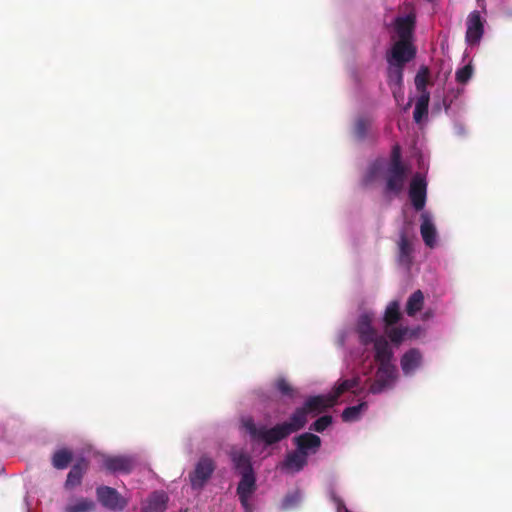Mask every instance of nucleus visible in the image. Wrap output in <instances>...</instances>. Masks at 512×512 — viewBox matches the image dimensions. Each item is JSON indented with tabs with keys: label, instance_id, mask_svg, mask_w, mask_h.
I'll list each match as a JSON object with an SVG mask.
<instances>
[{
	"label": "nucleus",
	"instance_id": "a878e982",
	"mask_svg": "<svg viewBox=\"0 0 512 512\" xmlns=\"http://www.w3.org/2000/svg\"><path fill=\"white\" fill-rule=\"evenodd\" d=\"M430 100L429 92L422 93L416 101L413 118L416 123H420L424 116L428 114V105Z\"/></svg>",
	"mask_w": 512,
	"mask_h": 512
},
{
	"label": "nucleus",
	"instance_id": "6e6552de",
	"mask_svg": "<svg viewBox=\"0 0 512 512\" xmlns=\"http://www.w3.org/2000/svg\"><path fill=\"white\" fill-rule=\"evenodd\" d=\"M396 368L392 363L379 364L376 378L369 387L372 394L381 393L395 379Z\"/></svg>",
	"mask_w": 512,
	"mask_h": 512
},
{
	"label": "nucleus",
	"instance_id": "f3484780",
	"mask_svg": "<svg viewBox=\"0 0 512 512\" xmlns=\"http://www.w3.org/2000/svg\"><path fill=\"white\" fill-rule=\"evenodd\" d=\"M422 363V354L416 348H411L401 357V368L405 375L413 374Z\"/></svg>",
	"mask_w": 512,
	"mask_h": 512
},
{
	"label": "nucleus",
	"instance_id": "ea45409f",
	"mask_svg": "<svg viewBox=\"0 0 512 512\" xmlns=\"http://www.w3.org/2000/svg\"><path fill=\"white\" fill-rule=\"evenodd\" d=\"M394 161H397V163L400 165V166H405L403 163H402V160H401V155H400V148L398 146H395L393 148V151H392V156H391V160H390V163L389 164H393Z\"/></svg>",
	"mask_w": 512,
	"mask_h": 512
},
{
	"label": "nucleus",
	"instance_id": "9d476101",
	"mask_svg": "<svg viewBox=\"0 0 512 512\" xmlns=\"http://www.w3.org/2000/svg\"><path fill=\"white\" fill-rule=\"evenodd\" d=\"M405 66L388 64L387 83L391 89L393 97L398 102L404 97L403 90V71Z\"/></svg>",
	"mask_w": 512,
	"mask_h": 512
},
{
	"label": "nucleus",
	"instance_id": "ddd939ff",
	"mask_svg": "<svg viewBox=\"0 0 512 512\" xmlns=\"http://www.w3.org/2000/svg\"><path fill=\"white\" fill-rule=\"evenodd\" d=\"M89 468V461L81 457L77 459V461L72 465L66 481H65V488L67 490H72L75 487L79 486L82 483V479L84 475L86 474L87 470Z\"/></svg>",
	"mask_w": 512,
	"mask_h": 512
},
{
	"label": "nucleus",
	"instance_id": "b1692460",
	"mask_svg": "<svg viewBox=\"0 0 512 512\" xmlns=\"http://www.w3.org/2000/svg\"><path fill=\"white\" fill-rule=\"evenodd\" d=\"M307 414L308 412L306 411L304 406H302L300 408H297L292 413L288 422H284L286 425H288V430L290 434L301 430L306 425Z\"/></svg>",
	"mask_w": 512,
	"mask_h": 512
},
{
	"label": "nucleus",
	"instance_id": "4c0bfd02",
	"mask_svg": "<svg viewBox=\"0 0 512 512\" xmlns=\"http://www.w3.org/2000/svg\"><path fill=\"white\" fill-rule=\"evenodd\" d=\"M473 68L471 65H465L456 72V80L461 84H465L471 78Z\"/></svg>",
	"mask_w": 512,
	"mask_h": 512
},
{
	"label": "nucleus",
	"instance_id": "e433bc0d",
	"mask_svg": "<svg viewBox=\"0 0 512 512\" xmlns=\"http://www.w3.org/2000/svg\"><path fill=\"white\" fill-rule=\"evenodd\" d=\"M405 328L400 327H386V334L391 340V342L399 344L402 342L405 334H406Z\"/></svg>",
	"mask_w": 512,
	"mask_h": 512
},
{
	"label": "nucleus",
	"instance_id": "412c9836",
	"mask_svg": "<svg viewBox=\"0 0 512 512\" xmlns=\"http://www.w3.org/2000/svg\"><path fill=\"white\" fill-rule=\"evenodd\" d=\"M375 350V361L378 364L391 363L393 351L384 336H379L372 342Z\"/></svg>",
	"mask_w": 512,
	"mask_h": 512
},
{
	"label": "nucleus",
	"instance_id": "c756f323",
	"mask_svg": "<svg viewBox=\"0 0 512 512\" xmlns=\"http://www.w3.org/2000/svg\"><path fill=\"white\" fill-rule=\"evenodd\" d=\"M367 408V403L362 402L355 406L347 407L343 410L341 417L344 422H353L359 419L361 412Z\"/></svg>",
	"mask_w": 512,
	"mask_h": 512
},
{
	"label": "nucleus",
	"instance_id": "f257e3e1",
	"mask_svg": "<svg viewBox=\"0 0 512 512\" xmlns=\"http://www.w3.org/2000/svg\"><path fill=\"white\" fill-rule=\"evenodd\" d=\"M242 424L253 440L266 445H273L290 435L288 425L284 422L272 428H266L265 426L257 427L252 418H247L243 420Z\"/></svg>",
	"mask_w": 512,
	"mask_h": 512
},
{
	"label": "nucleus",
	"instance_id": "1a4fd4ad",
	"mask_svg": "<svg viewBox=\"0 0 512 512\" xmlns=\"http://www.w3.org/2000/svg\"><path fill=\"white\" fill-rule=\"evenodd\" d=\"M465 39L469 45H476L480 42L484 34V20L479 11H472L466 20Z\"/></svg>",
	"mask_w": 512,
	"mask_h": 512
},
{
	"label": "nucleus",
	"instance_id": "2eb2a0df",
	"mask_svg": "<svg viewBox=\"0 0 512 512\" xmlns=\"http://www.w3.org/2000/svg\"><path fill=\"white\" fill-rule=\"evenodd\" d=\"M296 449L308 458L309 453H316L321 446L319 436L305 432L294 438Z\"/></svg>",
	"mask_w": 512,
	"mask_h": 512
},
{
	"label": "nucleus",
	"instance_id": "7ed1b4c3",
	"mask_svg": "<svg viewBox=\"0 0 512 512\" xmlns=\"http://www.w3.org/2000/svg\"><path fill=\"white\" fill-rule=\"evenodd\" d=\"M216 469L215 461L206 455H203L197 461L195 468L189 473V480L192 489L201 490L212 477Z\"/></svg>",
	"mask_w": 512,
	"mask_h": 512
},
{
	"label": "nucleus",
	"instance_id": "393cba45",
	"mask_svg": "<svg viewBox=\"0 0 512 512\" xmlns=\"http://www.w3.org/2000/svg\"><path fill=\"white\" fill-rule=\"evenodd\" d=\"M73 460V452L67 448L56 450L51 458L54 468L58 470L66 469Z\"/></svg>",
	"mask_w": 512,
	"mask_h": 512
},
{
	"label": "nucleus",
	"instance_id": "f704fd0d",
	"mask_svg": "<svg viewBox=\"0 0 512 512\" xmlns=\"http://www.w3.org/2000/svg\"><path fill=\"white\" fill-rule=\"evenodd\" d=\"M358 384H359V380L356 378L346 379L334 387L333 393L335 394V396L338 399L344 392L356 388L358 386Z\"/></svg>",
	"mask_w": 512,
	"mask_h": 512
},
{
	"label": "nucleus",
	"instance_id": "0eeeda50",
	"mask_svg": "<svg viewBox=\"0 0 512 512\" xmlns=\"http://www.w3.org/2000/svg\"><path fill=\"white\" fill-rule=\"evenodd\" d=\"M409 198L416 211L425 207L427 197V182L425 178L417 173L413 176L409 186Z\"/></svg>",
	"mask_w": 512,
	"mask_h": 512
},
{
	"label": "nucleus",
	"instance_id": "72a5a7b5",
	"mask_svg": "<svg viewBox=\"0 0 512 512\" xmlns=\"http://www.w3.org/2000/svg\"><path fill=\"white\" fill-rule=\"evenodd\" d=\"M301 501V494L299 491H294L288 493L282 500L281 508L282 510H290L296 507Z\"/></svg>",
	"mask_w": 512,
	"mask_h": 512
},
{
	"label": "nucleus",
	"instance_id": "f8f14e48",
	"mask_svg": "<svg viewBox=\"0 0 512 512\" xmlns=\"http://www.w3.org/2000/svg\"><path fill=\"white\" fill-rule=\"evenodd\" d=\"M103 468L110 473H130L134 466V460L128 456H107L103 459Z\"/></svg>",
	"mask_w": 512,
	"mask_h": 512
},
{
	"label": "nucleus",
	"instance_id": "7c9ffc66",
	"mask_svg": "<svg viewBox=\"0 0 512 512\" xmlns=\"http://www.w3.org/2000/svg\"><path fill=\"white\" fill-rule=\"evenodd\" d=\"M370 120L364 117H360L355 121L353 133L356 139L363 141L367 137V133L370 127Z\"/></svg>",
	"mask_w": 512,
	"mask_h": 512
},
{
	"label": "nucleus",
	"instance_id": "f03ea898",
	"mask_svg": "<svg viewBox=\"0 0 512 512\" xmlns=\"http://www.w3.org/2000/svg\"><path fill=\"white\" fill-rule=\"evenodd\" d=\"M408 175L406 166H400L397 161L389 164L385 173V194L398 196L405 188Z\"/></svg>",
	"mask_w": 512,
	"mask_h": 512
},
{
	"label": "nucleus",
	"instance_id": "9b49d317",
	"mask_svg": "<svg viewBox=\"0 0 512 512\" xmlns=\"http://www.w3.org/2000/svg\"><path fill=\"white\" fill-rule=\"evenodd\" d=\"M337 400V397L332 391L329 394L308 397L303 406L308 413L318 414L333 407L337 403Z\"/></svg>",
	"mask_w": 512,
	"mask_h": 512
},
{
	"label": "nucleus",
	"instance_id": "a211bd4d",
	"mask_svg": "<svg viewBox=\"0 0 512 512\" xmlns=\"http://www.w3.org/2000/svg\"><path fill=\"white\" fill-rule=\"evenodd\" d=\"M415 26V16L412 14L404 17H397L395 20V30L399 40L411 41Z\"/></svg>",
	"mask_w": 512,
	"mask_h": 512
},
{
	"label": "nucleus",
	"instance_id": "4be33fe9",
	"mask_svg": "<svg viewBox=\"0 0 512 512\" xmlns=\"http://www.w3.org/2000/svg\"><path fill=\"white\" fill-rule=\"evenodd\" d=\"M307 461V457L296 449L286 455L281 466L287 471L299 472L307 465Z\"/></svg>",
	"mask_w": 512,
	"mask_h": 512
},
{
	"label": "nucleus",
	"instance_id": "bb28decb",
	"mask_svg": "<svg viewBox=\"0 0 512 512\" xmlns=\"http://www.w3.org/2000/svg\"><path fill=\"white\" fill-rule=\"evenodd\" d=\"M424 305V295L421 290H416L410 295L406 303V313L409 316H414L417 312L421 311Z\"/></svg>",
	"mask_w": 512,
	"mask_h": 512
},
{
	"label": "nucleus",
	"instance_id": "dca6fc26",
	"mask_svg": "<svg viewBox=\"0 0 512 512\" xmlns=\"http://www.w3.org/2000/svg\"><path fill=\"white\" fill-rule=\"evenodd\" d=\"M420 233L425 245L433 248L436 244L437 231L431 216L427 212L421 214Z\"/></svg>",
	"mask_w": 512,
	"mask_h": 512
},
{
	"label": "nucleus",
	"instance_id": "c85d7f7f",
	"mask_svg": "<svg viewBox=\"0 0 512 512\" xmlns=\"http://www.w3.org/2000/svg\"><path fill=\"white\" fill-rule=\"evenodd\" d=\"M95 503L88 498H80L74 504L68 505L65 512H93L95 510Z\"/></svg>",
	"mask_w": 512,
	"mask_h": 512
},
{
	"label": "nucleus",
	"instance_id": "aec40b11",
	"mask_svg": "<svg viewBox=\"0 0 512 512\" xmlns=\"http://www.w3.org/2000/svg\"><path fill=\"white\" fill-rule=\"evenodd\" d=\"M230 458L234 469L240 474V476L243 474L255 473L249 454L244 451H232L230 453Z\"/></svg>",
	"mask_w": 512,
	"mask_h": 512
},
{
	"label": "nucleus",
	"instance_id": "4468645a",
	"mask_svg": "<svg viewBox=\"0 0 512 512\" xmlns=\"http://www.w3.org/2000/svg\"><path fill=\"white\" fill-rule=\"evenodd\" d=\"M356 332L359 336V341L363 345L372 344L379 336L372 326L371 317L367 314L359 316L356 324Z\"/></svg>",
	"mask_w": 512,
	"mask_h": 512
},
{
	"label": "nucleus",
	"instance_id": "39448f33",
	"mask_svg": "<svg viewBox=\"0 0 512 512\" xmlns=\"http://www.w3.org/2000/svg\"><path fill=\"white\" fill-rule=\"evenodd\" d=\"M257 490L256 475L243 474L238 482L236 494L245 512H253L254 507L250 500Z\"/></svg>",
	"mask_w": 512,
	"mask_h": 512
},
{
	"label": "nucleus",
	"instance_id": "2f4dec72",
	"mask_svg": "<svg viewBox=\"0 0 512 512\" xmlns=\"http://www.w3.org/2000/svg\"><path fill=\"white\" fill-rule=\"evenodd\" d=\"M429 77V69L426 66H422L416 74L415 77V86L416 89L422 94L424 92H428L426 90V85L428 83Z\"/></svg>",
	"mask_w": 512,
	"mask_h": 512
},
{
	"label": "nucleus",
	"instance_id": "5701e85b",
	"mask_svg": "<svg viewBox=\"0 0 512 512\" xmlns=\"http://www.w3.org/2000/svg\"><path fill=\"white\" fill-rule=\"evenodd\" d=\"M412 251L413 248L407 235L402 232L398 242V262L409 267L412 263Z\"/></svg>",
	"mask_w": 512,
	"mask_h": 512
},
{
	"label": "nucleus",
	"instance_id": "20e7f679",
	"mask_svg": "<svg viewBox=\"0 0 512 512\" xmlns=\"http://www.w3.org/2000/svg\"><path fill=\"white\" fill-rule=\"evenodd\" d=\"M96 496L98 502L106 509L113 512L123 511L128 500L123 497L115 488L110 486H99L96 488Z\"/></svg>",
	"mask_w": 512,
	"mask_h": 512
},
{
	"label": "nucleus",
	"instance_id": "c9c22d12",
	"mask_svg": "<svg viewBox=\"0 0 512 512\" xmlns=\"http://www.w3.org/2000/svg\"><path fill=\"white\" fill-rule=\"evenodd\" d=\"M333 422V418L330 415H324L319 417L316 421H314L311 426L310 430H313L318 433H322L325 431Z\"/></svg>",
	"mask_w": 512,
	"mask_h": 512
},
{
	"label": "nucleus",
	"instance_id": "58836bf2",
	"mask_svg": "<svg viewBox=\"0 0 512 512\" xmlns=\"http://www.w3.org/2000/svg\"><path fill=\"white\" fill-rule=\"evenodd\" d=\"M331 500L335 504L337 512H351L345 506V503L343 502V500L338 495H336V493H334V492L331 493Z\"/></svg>",
	"mask_w": 512,
	"mask_h": 512
},
{
	"label": "nucleus",
	"instance_id": "cd10ccee",
	"mask_svg": "<svg viewBox=\"0 0 512 512\" xmlns=\"http://www.w3.org/2000/svg\"><path fill=\"white\" fill-rule=\"evenodd\" d=\"M401 318L400 307L397 301L391 302L384 314V323L386 327L395 325Z\"/></svg>",
	"mask_w": 512,
	"mask_h": 512
},
{
	"label": "nucleus",
	"instance_id": "473e14b6",
	"mask_svg": "<svg viewBox=\"0 0 512 512\" xmlns=\"http://www.w3.org/2000/svg\"><path fill=\"white\" fill-rule=\"evenodd\" d=\"M275 387L282 396L292 399L296 395V389L285 378L277 379Z\"/></svg>",
	"mask_w": 512,
	"mask_h": 512
},
{
	"label": "nucleus",
	"instance_id": "423d86ee",
	"mask_svg": "<svg viewBox=\"0 0 512 512\" xmlns=\"http://www.w3.org/2000/svg\"><path fill=\"white\" fill-rule=\"evenodd\" d=\"M415 55L416 49L411 41L398 40L387 53L386 60L388 64L405 66Z\"/></svg>",
	"mask_w": 512,
	"mask_h": 512
},
{
	"label": "nucleus",
	"instance_id": "6ab92c4d",
	"mask_svg": "<svg viewBox=\"0 0 512 512\" xmlns=\"http://www.w3.org/2000/svg\"><path fill=\"white\" fill-rule=\"evenodd\" d=\"M168 496L163 491H154L148 497L141 512H164L167 508Z\"/></svg>",
	"mask_w": 512,
	"mask_h": 512
}]
</instances>
